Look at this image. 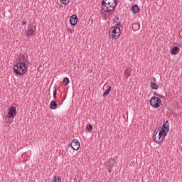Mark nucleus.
I'll return each mask as SVG.
<instances>
[{
	"instance_id": "obj_1",
	"label": "nucleus",
	"mask_w": 182,
	"mask_h": 182,
	"mask_svg": "<svg viewBox=\"0 0 182 182\" xmlns=\"http://www.w3.org/2000/svg\"><path fill=\"white\" fill-rule=\"evenodd\" d=\"M117 6V0H103L102 1V9L105 12H112Z\"/></svg>"
},
{
	"instance_id": "obj_2",
	"label": "nucleus",
	"mask_w": 182,
	"mask_h": 182,
	"mask_svg": "<svg viewBox=\"0 0 182 182\" xmlns=\"http://www.w3.org/2000/svg\"><path fill=\"white\" fill-rule=\"evenodd\" d=\"M14 72L18 76H23L28 72V65L23 62H18L14 66Z\"/></svg>"
},
{
	"instance_id": "obj_3",
	"label": "nucleus",
	"mask_w": 182,
	"mask_h": 182,
	"mask_svg": "<svg viewBox=\"0 0 182 182\" xmlns=\"http://www.w3.org/2000/svg\"><path fill=\"white\" fill-rule=\"evenodd\" d=\"M120 27L114 26L112 27L109 31V36L110 39H117L121 34Z\"/></svg>"
},
{
	"instance_id": "obj_4",
	"label": "nucleus",
	"mask_w": 182,
	"mask_h": 182,
	"mask_svg": "<svg viewBox=\"0 0 182 182\" xmlns=\"http://www.w3.org/2000/svg\"><path fill=\"white\" fill-rule=\"evenodd\" d=\"M149 103L154 109H159L161 106V100L158 97L154 96L150 99Z\"/></svg>"
},
{
	"instance_id": "obj_5",
	"label": "nucleus",
	"mask_w": 182,
	"mask_h": 182,
	"mask_svg": "<svg viewBox=\"0 0 182 182\" xmlns=\"http://www.w3.org/2000/svg\"><path fill=\"white\" fill-rule=\"evenodd\" d=\"M160 130V128H156L154 134H153V140L154 141H156V143H163V140H164V138L160 134V132H159Z\"/></svg>"
},
{
	"instance_id": "obj_6",
	"label": "nucleus",
	"mask_w": 182,
	"mask_h": 182,
	"mask_svg": "<svg viewBox=\"0 0 182 182\" xmlns=\"http://www.w3.org/2000/svg\"><path fill=\"white\" fill-rule=\"evenodd\" d=\"M15 116H16V107H14L11 105L8 109L7 117H9V119H14Z\"/></svg>"
},
{
	"instance_id": "obj_7",
	"label": "nucleus",
	"mask_w": 182,
	"mask_h": 182,
	"mask_svg": "<svg viewBox=\"0 0 182 182\" xmlns=\"http://www.w3.org/2000/svg\"><path fill=\"white\" fill-rule=\"evenodd\" d=\"M116 164V159L114 158H111L107 162V167L108 169L109 173H112V168L114 167V165Z\"/></svg>"
},
{
	"instance_id": "obj_8",
	"label": "nucleus",
	"mask_w": 182,
	"mask_h": 182,
	"mask_svg": "<svg viewBox=\"0 0 182 182\" xmlns=\"http://www.w3.org/2000/svg\"><path fill=\"white\" fill-rule=\"evenodd\" d=\"M70 147L73 148L74 150H79L80 149V142L77 139L72 140L70 143Z\"/></svg>"
},
{
	"instance_id": "obj_9",
	"label": "nucleus",
	"mask_w": 182,
	"mask_h": 182,
	"mask_svg": "<svg viewBox=\"0 0 182 182\" xmlns=\"http://www.w3.org/2000/svg\"><path fill=\"white\" fill-rule=\"evenodd\" d=\"M35 32H36V26H31V28L27 31V36H33Z\"/></svg>"
},
{
	"instance_id": "obj_10",
	"label": "nucleus",
	"mask_w": 182,
	"mask_h": 182,
	"mask_svg": "<svg viewBox=\"0 0 182 182\" xmlns=\"http://www.w3.org/2000/svg\"><path fill=\"white\" fill-rule=\"evenodd\" d=\"M70 23L73 26H75L77 23V16L73 14L70 17Z\"/></svg>"
},
{
	"instance_id": "obj_11",
	"label": "nucleus",
	"mask_w": 182,
	"mask_h": 182,
	"mask_svg": "<svg viewBox=\"0 0 182 182\" xmlns=\"http://www.w3.org/2000/svg\"><path fill=\"white\" fill-rule=\"evenodd\" d=\"M132 11L133 12V14H139V12H140V8L139 7V5H133L132 6Z\"/></svg>"
},
{
	"instance_id": "obj_12",
	"label": "nucleus",
	"mask_w": 182,
	"mask_h": 182,
	"mask_svg": "<svg viewBox=\"0 0 182 182\" xmlns=\"http://www.w3.org/2000/svg\"><path fill=\"white\" fill-rule=\"evenodd\" d=\"M180 52V48L174 46L171 50V55H177Z\"/></svg>"
},
{
	"instance_id": "obj_13",
	"label": "nucleus",
	"mask_w": 182,
	"mask_h": 182,
	"mask_svg": "<svg viewBox=\"0 0 182 182\" xmlns=\"http://www.w3.org/2000/svg\"><path fill=\"white\" fill-rule=\"evenodd\" d=\"M113 23L115 25V26H120V18H119V16L114 17Z\"/></svg>"
},
{
	"instance_id": "obj_14",
	"label": "nucleus",
	"mask_w": 182,
	"mask_h": 182,
	"mask_svg": "<svg viewBox=\"0 0 182 182\" xmlns=\"http://www.w3.org/2000/svg\"><path fill=\"white\" fill-rule=\"evenodd\" d=\"M132 70H130V68H127L125 70L124 73V79H129V77L131 75Z\"/></svg>"
},
{
	"instance_id": "obj_15",
	"label": "nucleus",
	"mask_w": 182,
	"mask_h": 182,
	"mask_svg": "<svg viewBox=\"0 0 182 182\" xmlns=\"http://www.w3.org/2000/svg\"><path fill=\"white\" fill-rule=\"evenodd\" d=\"M50 109L52 110H55V109H58V104L54 100L51 101L50 103Z\"/></svg>"
},
{
	"instance_id": "obj_16",
	"label": "nucleus",
	"mask_w": 182,
	"mask_h": 182,
	"mask_svg": "<svg viewBox=\"0 0 182 182\" xmlns=\"http://www.w3.org/2000/svg\"><path fill=\"white\" fill-rule=\"evenodd\" d=\"M167 133H168V132H167V129H164L161 128V129L159 130V134L164 139H166V136H167Z\"/></svg>"
},
{
	"instance_id": "obj_17",
	"label": "nucleus",
	"mask_w": 182,
	"mask_h": 182,
	"mask_svg": "<svg viewBox=\"0 0 182 182\" xmlns=\"http://www.w3.org/2000/svg\"><path fill=\"white\" fill-rule=\"evenodd\" d=\"M162 129L166 130V132H170V124L168 121H166V122L162 125Z\"/></svg>"
},
{
	"instance_id": "obj_18",
	"label": "nucleus",
	"mask_w": 182,
	"mask_h": 182,
	"mask_svg": "<svg viewBox=\"0 0 182 182\" xmlns=\"http://www.w3.org/2000/svg\"><path fill=\"white\" fill-rule=\"evenodd\" d=\"M107 89L105 90V92L103 93V97H106L107 96H109V94L110 93V91L112 90L111 86H107Z\"/></svg>"
},
{
	"instance_id": "obj_19",
	"label": "nucleus",
	"mask_w": 182,
	"mask_h": 182,
	"mask_svg": "<svg viewBox=\"0 0 182 182\" xmlns=\"http://www.w3.org/2000/svg\"><path fill=\"white\" fill-rule=\"evenodd\" d=\"M151 88L154 90H157L159 89V85H157L156 82H151Z\"/></svg>"
},
{
	"instance_id": "obj_20",
	"label": "nucleus",
	"mask_w": 182,
	"mask_h": 182,
	"mask_svg": "<svg viewBox=\"0 0 182 182\" xmlns=\"http://www.w3.org/2000/svg\"><path fill=\"white\" fill-rule=\"evenodd\" d=\"M69 83H70L69 79L68 77H65L63 80V84L64 85V86H68Z\"/></svg>"
},
{
	"instance_id": "obj_21",
	"label": "nucleus",
	"mask_w": 182,
	"mask_h": 182,
	"mask_svg": "<svg viewBox=\"0 0 182 182\" xmlns=\"http://www.w3.org/2000/svg\"><path fill=\"white\" fill-rule=\"evenodd\" d=\"M20 62H23V63H26L28 62V59L25 57V55L20 56Z\"/></svg>"
},
{
	"instance_id": "obj_22",
	"label": "nucleus",
	"mask_w": 182,
	"mask_h": 182,
	"mask_svg": "<svg viewBox=\"0 0 182 182\" xmlns=\"http://www.w3.org/2000/svg\"><path fill=\"white\" fill-rule=\"evenodd\" d=\"M86 129L87 130V132H92V130L93 129V126H92V124H88L86 127Z\"/></svg>"
},
{
	"instance_id": "obj_23",
	"label": "nucleus",
	"mask_w": 182,
	"mask_h": 182,
	"mask_svg": "<svg viewBox=\"0 0 182 182\" xmlns=\"http://www.w3.org/2000/svg\"><path fill=\"white\" fill-rule=\"evenodd\" d=\"M70 0H60L61 4H63V5H68V4H69Z\"/></svg>"
},
{
	"instance_id": "obj_24",
	"label": "nucleus",
	"mask_w": 182,
	"mask_h": 182,
	"mask_svg": "<svg viewBox=\"0 0 182 182\" xmlns=\"http://www.w3.org/2000/svg\"><path fill=\"white\" fill-rule=\"evenodd\" d=\"M53 182H62V178H60V176L58 178H56V176H55Z\"/></svg>"
},
{
	"instance_id": "obj_25",
	"label": "nucleus",
	"mask_w": 182,
	"mask_h": 182,
	"mask_svg": "<svg viewBox=\"0 0 182 182\" xmlns=\"http://www.w3.org/2000/svg\"><path fill=\"white\" fill-rule=\"evenodd\" d=\"M58 92V90H56V88L53 91V96L54 97H56V92Z\"/></svg>"
},
{
	"instance_id": "obj_26",
	"label": "nucleus",
	"mask_w": 182,
	"mask_h": 182,
	"mask_svg": "<svg viewBox=\"0 0 182 182\" xmlns=\"http://www.w3.org/2000/svg\"><path fill=\"white\" fill-rule=\"evenodd\" d=\"M21 25H26V21H22Z\"/></svg>"
},
{
	"instance_id": "obj_27",
	"label": "nucleus",
	"mask_w": 182,
	"mask_h": 182,
	"mask_svg": "<svg viewBox=\"0 0 182 182\" xmlns=\"http://www.w3.org/2000/svg\"><path fill=\"white\" fill-rule=\"evenodd\" d=\"M129 1H133V0H129Z\"/></svg>"
}]
</instances>
